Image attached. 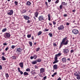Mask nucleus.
I'll return each instance as SVG.
<instances>
[{"label":"nucleus","instance_id":"nucleus-20","mask_svg":"<svg viewBox=\"0 0 80 80\" xmlns=\"http://www.w3.org/2000/svg\"><path fill=\"white\" fill-rule=\"evenodd\" d=\"M57 72H54L53 75H52V77H54V76H55V75H56V74H57Z\"/></svg>","mask_w":80,"mask_h":80},{"label":"nucleus","instance_id":"nucleus-25","mask_svg":"<svg viewBox=\"0 0 80 80\" xmlns=\"http://www.w3.org/2000/svg\"><path fill=\"white\" fill-rule=\"evenodd\" d=\"M14 3H15L16 6H17L18 5V2L16 1H15L14 2Z\"/></svg>","mask_w":80,"mask_h":80},{"label":"nucleus","instance_id":"nucleus-15","mask_svg":"<svg viewBox=\"0 0 80 80\" xmlns=\"http://www.w3.org/2000/svg\"><path fill=\"white\" fill-rule=\"evenodd\" d=\"M19 66L21 68H23V63L21 62L19 63Z\"/></svg>","mask_w":80,"mask_h":80},{"label":"nucleus","instance_id":"nucleus-23","mask_svg":"<svg viewBox=\"0 0 80 80\" xmlns=\"http://www.w3.org/2000/svg\"><path fill=\"white\" fill-rule=\"evenodd\" d=\"M62 5H67V3H65L64 2H62Z\"/></svg>","mask_w":80,"mask_h":80},{"label":"nucleus","instance_id":"nucleus-57","mask_svg":"<svg viewBox=\"0 0 80 80\" xmlns=\"http://www.w3.org/2000/svg\"><path fill=\"white\" fill-rule=\"evenodd\" d=\"M53 45L55 46V47H56L57 46V44H56V43H54L53 44Z\"/></svg>","mask_w":80,"mask_h":80},{"label":"nucleus","instance_id":"nucleus-40","mask_svg":"<svg viewBox=\"0 0 80 80\" xmlns=\"http://www.w3.org/2000/svg\"><path fill=\"white\" fill-rule=\"evenodd\" d=\"M59 2V0H57L55 2V3L57 4V3H58Z\"/></svg>","mask_w":80,"mask_h":80},{"label":"nucleus","instance_id":"nucleus-12","mask_svg":"<svg viewBox=\"0 0 80 80\" xmlns=\"http://www.w3.org/2000/svg\"><path fill=\"white\" fill-rule=\"evenodd\" d=\"M62 62H63V63H65L66 62H67V58H66V57H65L62 58Z\"/></svg>","mask_w":80,"mask_h":80},{"label":"nucleus","instance_id":"nucleus-4","mask_svg":"<svg viewBox=\"0 0 80 80\" xmlns=\"http://www.w3.org/2000/svg\"><path fill=\"white\" fill-rule=\"evenodd\" d=\"M34 15L35 17H33V18L34 20H36V18H38V12L36 11L34 12Z\"/></svg>","mask_w":80,"mask_h":80},{"label":"nucleus","instance_id":"nucleus-33","mask_svg":"<svg viewBox=\"0 0 80 80\" xmlns=\"http://www.w3.org/2000/svg\"><path fill=\"white\" fill-rule=\"evenodd\" d=\"M48 20H49V21H50L51 18H50V14H49L48 15Z\"/></svg>","mask_w":80,"mask_h":80},{"label":"nucleus","instance_id":"nucleus-31","mask_svg":"<svg viewBox=\"0 0 80 80\" xmlns=\"http://www.w3.org/2000/svg\"><path fill=\"white\" fill-rule=\"evenodd\" d=\"M48 29H47V28H44V30H43V31L44 32H48Z\"/></svg>","mask_w":80,"mask_h":80},{"label":"nucleus","instance_id":"nucleus-34","mask_svg":"<svg viewBox=\"0 0 80 80\" xmlns=\"http://www.w3.org/2000/svg\"><path fill=\"white\" fill-rule=\"evenodd\" d=\"M26 72H30V69L29 68H27L26 69Z\"/></svg>","mask_w":80,"mask_h":80},{"label":"nucleus","instance_id":"nucleus-61","mask_svg":"<svg viewBox=\"0 0 80 80\" xmlns=\"http://www.w3.org/2000/svg\"><path fill=\"white\" fill-rule=\"evenodd\" d=\"M51 0H48V3H50V2H51Z\"/></svg>","mask_w":80,"mask_h":80},{"label":"nucleus","instance_id":"nucleus-58","mask_svg":"<svg viewBox=\"0 0 80 80\" xmlns=\"http://www.w3.org/2000/svg\"><path fill=\"white\" fill-rule=\"evenodd\" d=\"M57 80H62V79H61V78L60 77Z\"/></svg>","mask_w":80,"mask_h":80},{"label":"nucleus","instance_id":"nucleus-45","mask_svg":"<svg viewBox=\"0 0 80 80\" xmlns=\"http://www.w3.org/2000/svg\"><path fill=\"white\" fill-rule=\"evenodd\" d=\"M53 24L55 25H56V23H57V22H55V21H53Z\"/></svg>","mask_w":80,"mask_h":80},{"label":"nucleus","instance_id":"nucleus-50","mask_svg":"<svg viewBox=\"0 0 80 80\" xmlns=\"http://www.w3.org/2000/svg\"><path fill=\"white\" fill-rule=\"evenodd\" d=\"M18 70L19 72H20V71H20V68H18Z\"/></svg>","mask_w":80,"mask_h":80},{"label":"nucleus","instance_id":"nucleus-2","mask_svg":"<svg viewBox=\"0 0 80 80\" xmlns=\"http://www.w3.org/2000/svg\"><path fill=\"white\" fill-rule=\"evenodd\" d=\"M61 55H62V54L60 53H59L55 55L54 58L55 61L53 62V64H55V63H58V60H57L58 59V57L61 56Z\"/></svg>","mask_w":80,"mask_h":80},{"label":"nucleus","instance_id":"nucleus-35","mask_svg":"<svg viewBox=\"0 0 80 80\" xmlns=\"http://www.w3.org/2000/svg\"><path fill=\"white\" fill-rule=\"evenodd\" d=\"M12 59L13 60H16L17 59V57L13 56L12 57Z\"/></svg>","mask_w":80,"mask_h":80},{"label":"nucleus","instance_id":"nucleus-3","mask_svg":"<svg viewBox=\"0 0 80 80\" xmlns=\"http://www.w3.org/2000/svg\"><path fill=\"white\" fill-rule=\"evenodd\" d=\"M72 32L74 35H77L78 33V31L76 29H74L72 30Z\"/></svg>","mask_w":80,"mask_h":80},{"label":"nucleus","instance_id":"nucleus-63","mask_svg":"<svg viewBox=\"0 0 80 80\" xmlns=\"http://www.w3.org/2000/svg\"><path fill=\"white\" fill-rule=\"evenodd\" d=\"M34 44L35 45H37V42H35Z\"/></svg>","mask_w":80,"mask_h":80},{"label":"nucleus","instance_id":"nucleus-49","mask_svg":"<svg viewBox=\"0 0 80 80\" xmlns=\"http://www.w3.org/2000/svg\"><path fill=\"white\" fill-rule=\"evenodd\" d=\"M45 4L46 5V6H47V7H48V3H47V2H45Z\"/></svg>","mask_w":80,"mask_h":80},{"label":"nucleus","instance_id":"nucleus-32","mask_svg":"<svg viewBox=\"0 0 80 80\" xmlns=\"http://www.w3.org/2000/svg\"><path fill=\"white\" fill-rule=\"evenodd\" d=\"M49 35L50 37H52V36L53 35L51 33H49L48 34Z\"/></svg>","mask_w":80,"mask_h":80},{"label":"nucleus","instance_id":"nucleus-42","mask_svg":"<svg viewBox=\"0 0 80 80\" xmlns=\"http://www.w3.org/2000/svg\"><path fill=\"white\" fill-rule=\"evenodd\" d=\"M31 22L30 21V20H28V21L27 22V23H30Z\"/></svg>","mask_w":80,"mask_h":80},{"label":"nucleus","instance_id":"nucleus-41","mask_svg":"<svg viewBox=\"0 0 80 80\" xmlns=\"http://www.w3.org/2000/svg\"><path fill=\"white\" fill-rule=\"evenodd\" d=\"M47 78V76H45L43 78V80H46Z\"/></svg>","mask_w":80,"mask_h":80},{"label":"nucleus","instance_id":"nucleus-53","mask_svg":"<svg viewBox=\"0 0 80 80\" xmlns=\"http://www.w3.org/2000/svg\"><path fill=\"white\" fill-rule=\"evenodd\" d=\"M63 16H64V17H67V14H64L63 15Z\"/></svg>","mask_w":80,"mask_h":80},{"label":"nucleus","instance_id":"nucleus-39","mask_svg":"<svg viewBox=\"0 0 80 80\" xmlns=\"http://www.w3.org/2000/svg\"><path fill=\"white\" fill-rule=\"evenodd\" d=\"M63 7V6H62V5H61L60 6H59V8H60L61 10H62V8Z\"/></svg>","mask_w":80,"mask_h":80},{"label":"nucleus","instance_id":"nucleus-59","mask_svg":"<svg viewBox=\"0 0 80 80\" xmlns=\"http://www.w3.org/2000/svg\"><path fill=\"white\" fill-rule=\"evenodd\" d=\"M32 40H34V37H33V36H32Z\"/></svg>","mask_w":80,"mask_h":80},{"label":"nucleus","instance_id":"nucleus-14","mask_svg":"<svg viewBox=\"0 0 80 80\" xmlns=\"http://www.w3.org/2000/svg\"><path fill=\"white\" fill-rule=\"evenodd\" d=\"M53 68H54V70H57V69H58V65L56 64L54 65L53 66Z\"/></svg>","mask_w":80,"mask_h":80},{"label":"nucleus","instance_id":"nucleus-51","mask_svg":"<svg viewBox=\"0 0 80 80\" xmlns=\"http://www.w3.org/2000/svg\"><path fill=\"white\" fill-rule=\"evenodd\" d=\"M66 25H68V26L69 25H70V23L68 22H67V23L66 24Z\"/></svg>","mask_w":80,"mask_h":80},{"label":"nucleus","instance_id":"nucleus-21","mask_svg":"<svg viewBox=\"0 0 80 80\" xmlns=\"http://www.w3.org/2000/svg\"><path fill=\"white\" fill-rule=\"evenodd\" d=\"M5 75L6 77V78H7L9 77V75H8V73H5Z\"/></svg>","mask_w":80,"mask_h":80},{"label":"nucleus","instance_id":"nucleus-44","mask_svg":"<svg viewBox=\"0 0 80 80\" xmlns=\"http://www.w3.org/2000/svg\"><path fill=\"white\" fill-rule=\"evenodd\" d=\"M49 25H50V26H51V27H52V24L51 23V22H49Z\"/></svg>","mask_w":80,"mask_h":80},{"label":"nucleus","instance_id":"nucleus-56","mask_svg":"<svg viewBox=\"0 0 80 80\" xmlns=\"http://www.w3.org/2000/svg\"><path fill=\"white\" fill-rule=\"evenodd\" d=\"M2 65H0V70H2Z\"/></svg>","mask_w":80,"mask_h":80},{"label":"nucleus","instance_id":"nucleus-7","mask_svg":"<svg viewBox=\"0 0 80 80\" xmlns=\"http://www.w3.org/2000/svg\"><path fill=\"white\" fill-rule=\"evenodd\" d=\"M16 52L18 54H21L22 53V49L20 48H17V50Z\"/></svg>","mask_w":80,"mask_h":80},{"label":"nucleus","instance_id":"nucleus-6","mask_svg":"<svg viewBox=\"0 0 80 80\" xmlns=\"http://www.w3.org/2000/svg\"><path fill=\"white\" fill-rule=\"evenodd\" d=\"M13 13V11L12 10H11L8 11L7 13L8 15H12Z\"/></svg>","mask_w":80,"mask_h":80},{"label":"nucleus","instance_id":"nucleus-13","mask_svg":"<svg viewBox=\"0 0 80 80\" xmlns=\"http://www.w3.org/2000/svg\"><path fill=\"white\" fill-rule=\"evenodd\" d=\"M45 72V69H44V68H42L40 69V73H43Z\"/></svg>","mask_w":80,"mask_h":80},{"label":"nucleus","instance_id":"nucleus-36","mask_svg":"<svg viewBox=\"0 0 80 80\" xmlns=\"http://www.w3.org/2000/svg\"><path fill=\"white\" fill-rule=\"evenodd\" d=\"M31 34H28L27 36V37L28 38H30L31 37Z\"/></svg>","mask_w":80,"mask_h":80},{"label":"nucleus","instance_id":"nucleus-1","mask_svg":"<svg viewBox=\"0 0 80 80\" xmlns=\"http://www.w3.org/2000/svg\"><path fill=\"white\" fill-rule=\"evenodd\" d=\"M67 38V37H65L63 38L62 41V42L61 43L59 47V48H61L62 47L63 45H67L68 44V42H69V41H68V40H67V41L65 42Z\"/></svg>","mask_w":80,"mask_h":80},{"label":"nucleus","instance_id":"nucleus-62","mask_svg":"<svg viewBox=\"0 0 80 80\" xmlns=\"http://www.w3.org/2000/svg\"><path fill=\"white\" fill-rule=\"evenodd\" d=\"M2 55H3V56L5 55V53H4V52H2Z\"/></svg>","mask_w":80,"mask_h":80},{"label":"nucleus","instance_id":"nucleus-64","mask_svg":"<svg viewBox=\"0 0 80 80\" xmlns=\"http://www.w3.org/2000/svg\"><path fill=\"white\" fill-rule=\"evenodd\" d=\"M72 80H77V79H76L74 78V79H72Z\"/></svg>","mask_w":80,"mask_h":80},{"label":"nucleus","instance_id":"nucleus-11","mask_svg":"<svg viewBox=\"0 0 80 80\" xmlns=\"http://www.w3.org/2000/svg\"><path fill=\"white\" fill-rule=\"evenodd\" d=\"M23 18L25 19V20H28L30 19V17L26 15L24 16L23 17Z\"/></svg>","mask_w":80,"mask_h":80},{"label":"nucleus","instance_id":"nucleus-28","mask_svg":"<svg viewBox=\"0 0 80 80\" xmlns=\"http://www.w3.org/2000/svg\"><path fill=\"white\" fill-rule=\"evenodd\" d=\"M2 60H4V61L6 60V58H5L4 56H2Z\"/></svg>","mask_w":80,"mask_h":80},{"label":"nucleus","instance_id":"nucleus-48","mask_svg":"<svg viewBox=\"0 0 80 80\" xmlns=\"http://www.w3.org/2000/svg\"><path fill=\"white\" fill-rule=\"evenodd\" d=\"M12 48V49H13L15 48V46L14 45H12L11 47Z\"/></svg>","mask_w":80,"mask_h":80},{"label":"nucleus","instance_id":"nucleus-46","mask_svg":"<svg viewBox=\"0 0 80 80\" xmlns=\"http://www.w3.org/2000/svg\"><path fill=\"white\" fill-rule=\"evenodd\" d=\"M19 73H20L21 75H22V74H23V72L22 71H20L19 72Z\"/></svg>","mask_w":80,"mask_h":80},{"label":"nucleus","instance_id":"nucleus-43","mask_svg":"<svg viewBox=\"0 0 80 80\" xmlns=\"http://www.w3.org/2000/svg\"><path fill=\"white\" fill-rule=\"evenodd\" d=\"M9 49V48L8 47H7V48H6L5 49V50L6 51H7V50H8Z\"/></svg>","mask_w":80,"mask_h":80},{"label":"nucleus","instance_id":"nucleus-27","mask_svg":"<svg viewBox=\"0 0 80 80\" xmlns=\"http://www.w3.org/2000/svg\"><path fill=\"white\" fill-rule=\"evenodd\" d=\"M33 58L34 59H36V58H37V55H34V56H33Z\"/></svg>","mask_w":80,"mask_h":80},{"label":"nucleus","instance_id":"nucleus-54","mask_svg":"<svg viewBox=\"0 0 80 80\" xmlns=\"http://www.w3.org/2000/svg\"><path fill=\"white\" fill-rule=\"evenodd\" d=\"M30 58H31V60H32V59H33V56H31Z\"/></svg>","mask_w":80,"mask_h":80},{"label":"nucleus","instance_id":"nucleus-16","mask_svg":"<svg viewBox=\"0 0 80 80\" xmlns=\"http://www.w3.org/2000/svg\"><path fill=\"white\" fill-rule=\"evenodd\" d=\"M80 74V73L79 72H78V73L77 72H75L74 73V76H78Z\"/></svg>","mask_w":80,"mask_h":80},{"label":"nucleus","instance_id":"nucleus-30","mask_svg":"<svg viewBox=\"0 0 80 80\" xmlns=\"http://www.w3.org/2000/svg\"><path fill=\"white\" fill-rule=\"evenodd\" d=\"M29 43L31 47H32V42H29Z\"/></svg>","mask_w":80,"mask_h":80},{"label":"nucleus","instance_id":"nucleus-24","mask_svg":"<svg viewBox=\"0 0 80 80\" xmlns=\"http://www.w3.org/2000/svg\"><path fill=\"white\" fill-rule=\"evenodd\" d=\"M77 78L78 80H80V75H78L77 77Z\"/></svg>","mask_w":80,"mask_h":80},{"label":"nucleus","instance_id":"nucleus-52","mask_svg":"<svg viewBox=\"0 0 80 80\" xmlns=\"http://www.w3.org/2000/svg\"><path fill=\"white\" fill-rule=\"evenodd\" d=\"M67 60L68 61H70V58H68Z\"/></svg>","mask_w":80,"mask_h":80},{"label":"nucleus","instance_id":"nucleus-18","mask_svg":"<svg viewBox=\"0 0 80 80\" xmlns=\"http://www.w3.org/2000/svg\"><path fill=\"white\" fill-rule=\"evenodd\" d=\"M31 5V2L30 1H28L26 3V5Z\"/></svg>","mask_w":80,"mask_h":80},{"label":"nucleus","instance_id":"nucleus-10","mask_svg":"<svg viewBox=\"0 0 80 80\" xmlns=\"http://www.w3.org/2000/svg\"><path fill=\"white\" fill-rule=\"evenodd\" d=\"M10 36H11V35L10 33L7 32L6 33L5 37V38H8V37H10Z\"/></svg>","mask_w":80,"mask_h":80},{"label":"nucleus","instance_id":"nucleus-19","mask_svg":"<svg viewBox=\"0 0 80 80\" xmlns=\"http://www.w3.org/2000/svg\"><path fill=\"white\" fill-rule=\"evenodd\" d=\"M42 61V59L40 58H38L37 60V62H40Z\"/></svg>","mask_w":80,"mask_h":80},{"label":"nucleus","instance_id":"nucleus-60","mask_svg":"<svg viewBox=\"0 0 80 80\" xmlns=\"http://www.w3.org/2000/svg\"><path fill=\"white\" fill-rule=\"evenodd\" d=\"M73 50H71V53H73Z\"/></svg>","mask_w":80,"mask_h":80},{"label":"nucleus","instance_id":"nucleus-37","mask_svg":"<svg viewBox=\"0 0 80 80\" xmlns=\"http://www.w3.org/2000/svg\"><path fill=\"white\" fill-rule=\"evenodd\" d=\"M26 12H27V10H26L24 9L22 11V13H25Z\"/></svg>","mask_w":80,"mask_h":80},{"label":"nucleus","instance_id":"nucleus-26","mask_svg":"<svg viewBox=\"0 0 80 80\" xmlns=\"http://www.w3.org/2000/svg\"><path fill=\"white\" fill-rule=\"evenodd\" d=\"M6 31H7V28H5L3 29L2 31V32H5Z\"/></svg>","mask_w":80,"mask_h":80},{"label":"nucleus","instance_id":"nucleus-55","mask_svg":"<svg viewBox=\"0 0 80 80\" xmlns=\"http://www.w3.org/2000/svg\"><path fill=\"white\" fill-rule=\"evenodd\" d=\"M7 45V43H5L3 44V45L4 46H6Z\"/></svg>","mask_w":80,"mask_h":80},{"label":"nucleus","instance_id":"nucleus-17","mask_svg":"<svg viewBox=\"0 0 80 80\" xmlns=\"http://www.w3.org/2000/svg\"><path fill=\"white\" fill-rule=\"evenodd\" d=\"M23 75L24 76H26V75L27 76L29 74H28V72H24Z\"/></svg>","mask_w":80,"mask_h":80},{"label":"nucleus","instance_id":"nucleus-47","mask_svg":"<svg viewBox=\"0 0 80 80\" xmlns=\"http://www.w3.org/2000/svg\"><path fill=\"white\" fill-rule=\"evenodd\" d=\"M34 68L36 69H37V68H38V66H37V65H35L34 66Z\"/></svg>","mask_w":80,"mask_h":80},{"label":"nucleus","instance_id":"nucleus-5","mask_svg":"<svg viewBox=\"0 0 80 80\" xmlns=\"http://www.w3.org/2000/svg\"><path fill=\"white\" fill-rule=\"evenodd\" d=\"M38 19L39 21H42V20H45V18H44V17H43V16L41 15L38 17Z\"/></svg>","mask_w":80,"mask_h":80},{"label":"nucleus","instance_id":"nucleus-8","mask_svg":"<svg viewBox=\"0 0 80 80\" xmlns=\"http://www.w3.org/2000/svg\"><path fill=\"white\" fill-rule=\"evenodd\" d=\"M63 52L64 53V54L67 55V54H68V53H69V50H68V49H64Z\"/></svg>","mask_w":80,"mask_h":80},{"label":"nucleus","instance_id":"nucleus-29","mask_svg":"<svg viewBox=\"0 0 80 80\" xmlns=\"http://www.w3.org/2000/svg\"><path fill=\"white\" fill-rule=\"evenodd\" d=\"M37 63V61H33L32 62V64L33 65H35V64H36Z\"/></svg>","mask_w":80,"mask_h":80},{"label":"nucleus","instance_id":"nucleus-9","mask_svg":"<svg viewBox=\"0 0 80 80\" xmlns=\"http://www.w3.org/2000/svg\"><path fill=\"white\" fill-rule=\"evenodd\" d=\"M64 26L63 25H61L59 27H58V29L59 30H63L64 29Z\"/></svg>","mask_w":80,"mask_h":80},{"label":"nucleus","instance_id":"nucleus-38","mask_svg":"<svg viewBox=\"0 0 80 80\" xmlns=\"http://www.w3.org/2000/svg\"><path fill=\"white\" fill-rule=\"evenodd\" d=\"M40 48H37L36 49V52H38V51H39V50H40Z\"/></svg>","mask_w":80,"mask_h":80},{"label":"nucleus","instance_id":"nucleus-22","mask_svg":"<svg viewBox=\"0 0 80 80\" xmlns=\"http://www.w3.org/2000/svg\"><path fill=\"white\" fill-rule=\"evenodd\" d=\"M42 33V31H39L38 33V36H39V35H40Z\"/></svg>","mask_w":80,"mask_h":80}]
</instances>
